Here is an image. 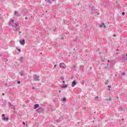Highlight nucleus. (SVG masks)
Wrapping results in <instances>:
<instances>
[{
	"label": "nucleus",
	"instance_id": "f257e3e1",
	"mask_svg": "<svg viewBox=\"0 0 127 127\" xmlns=\"http://www.w3.org/2000/svg\"><path fill=\"white\" fill-rule=\"evenodd\" d=\"M9 26H12L13 27V30H18L19 29V24L16 23L14 21V20L10 19L8 23Z\"/></svg>",
	"mask_w": 127,
	"mask_h": 127
},
{
	"label": "nucleus",
	"instance_id": "f03ea898",
	"mask_svg": "<svg viewBox=\"0 0 127 127\" xmlns=\"http://www.w3.org/2000/svg\"><path fill=\"white\" fill-rule=\"evenodd\" d=\"M91 14H94L95 13V11H96V8H95V6H92L91 8Z\"/></svg>",
	"mask_w": 127,
	"mask_h": 127
},
{
	"label": "nucleus",
	"instance_id": "7ed1b4c3",
	"mask_svg": "<svg viewBox=\"0 0 127 127\" xmlns=\"http://www.w3.org/2000/svg\"><path fill=\"white\" fill-rule=\"evenodd\" d=\"M60 68H62V69H65L66 68V65H65V64L64 63H60Z\"/></svg>",
	"mask_w": 127,
	"mask_h": 127
},
{
	"label": "nucleus",
	"instance_id": "20e7f679",
	"mask_svg": "<svg viewBox=\"0 0 127 127\" xmlns=\"http://www.w3.org/2000/svg\"><path fill=\"white\" fill-rule=\"evenodd\" d=\"M39 75H35V77H34V81H39Z\"/></svg>",
	"mask_w": 127,
	"mask_h": 127
},
{
	"label": "nucleus",
	"instance_id": "39448f33",
	"mask_svg": "<svg viewBox=\"0 0 127 127\" xmlns=\"http://www.w3.org/2000/svg\"><path fill=\"white\" fill-rule=\"evenodd\" d=\"M2 120H3V121H8L9 119L8 118H5V115L4 114H2Z\"/></svg>",
	"mask_w": 127,
	"mask_h": 127
},
{
	"label": "nucleus",
	"instance_id": "423d86ee",
	"mask_svg": "<svg viewBox=\"0 0 127 127\" xmlns=\"http://www.w3.org/2000/svg\"><path fill=\"white\" fill-rule=\"evenodd\" d=\"M14 15H15V16H17V17H18V16H20L19 13L17 11H15L14 12Z\"/></svg>",
	"mask_w": 127,
	"mask_h": 127
},
{
	"label": "nucleus",
	"instance_id": "0eeeda50",
	"mask_svg": "<svg viewBox=\"0 0 127 127\" xmlns=\"http://www.w3.org/2000/svg\"><path fill=\"white\" fill-rule=\"evenodd\" d=\"M19 43L21 44V45H24V44H25V40H24V39L20 40Z\"/></svg>",
	"mask_w": 127,
	"mask_h": 127
},
{
	"label": "nucleus",
	"instance_id": "6e6552de",
	"mask_svg": "<svg viewBox=\"0 0 127 127\" xmlns=\"http://www.w3.org/2000/svg\"><path fill=\"white\" fill-rule=\"evenodd\" d=\"M122 58L123 61H124V62H126V61H127V57H126L125 55H123Z\"/></svg>",
	"mask_w": 127,
	"mask_h": 127
},
{
	"label": "nucleus",
	"instance_id": "1a4fd4ad",
	"mask_svg": "<svg viewBox=\"0 0 127 127\" xmlns=\"http://www.w3.org/2000/svg\"><path fill=\"white\" fill-rule=\"evenodd\" d=\"M75 86H76V81L75 80H73L72 82L71 86L72 87H75Z\"/></svg>",
	"mask_w": 127,
	"mask_h": 127
},
{
	"label": "nucleus",
	"instance_id": "9d476101",
	"mask_svg": "<svg viewBox=\"0 0 127 127\" xmlns=\"http://www.w3.org/2000/svg\"><path fill=\"white\" fill-rule=\"evenodd\" d=\"M100 28L103 27L104 28H106V25L104 23H101V24L100 25Z\"/></svg>",
	"mask_w": 127,
	"mask_h": 127
},
{
	"label": "nucleus",
	"instance_id": "9b49d317",
	"mask_svg": "<svg viewBox=\"0 0 127 127\" xmlns=\"http://www.w3.org/2000/svg\"><path fill=\"white\" fill-rule=\"evenodd\" d=\"M67 87H68V85L65 84H63V86H61V88H62L63 89H64L65 88H67Z\"/></svg>",
	"mask_w": 127,
	"mask_h": 127
},
{
	"label": "nucleus",
	"instance_id": "f8f14e48",
	"mask_svg": "<svg viewBox=\"0 0 127 127\" xmlns=\"http://www.w3.org/2000/svg\"><path fill=\"white\" fill-rule=\"evenodd\" d=\"M37 108H39V104H37L34 105V110H35L36 109H37Z\"/></svg>",
	"mask_w": 127,
	"mask_h": 127
},
{
	"label": "nucleus",
	"instance_id": "ddd939ff",
	"mask_svg": "<svg viewBox=\"0 0 127 127\" xmlns=\"http://www.w3.org/2000/svg\"><path fill=\"white\" fill-rule=\"evenodd\" d=\"M23 13L26 14L27 13V10L26 9H23L22 10Z\"/></svg>",
	"mask_w": 127,
	"mask_h": 127
},
{
	"label": "nucleus",
	"instance_id": "4468645a",
	"mask_svg": "<svg viewBox=\"0 0 127 127\" xmlns=\"http://www.w3.org/2000/svg\"><path fill=\"white\" fill-rule=\"evenodd\" d=\"M37 111V113H38V114H41V113H42V109H39Z\"/></svg>",
	"mask_w": 127,
	"mask_h": 127
},
{
	"label": "nucleus",
	"instance_id": "2eb2a0df",
	"mask_svg": "<svg viewBox=\"0 0 127 127\" xmlns=\"http://www.w3.org/2000/svg\"><path fill=\"white\" fill-rule=\"evenodd\" d=\"M53 1H54V0H47V2L49 3H52Z\"/></svg>",
	"mask_w": 127,
	"mask_h": 127
},
{
	"label": "nucleus",
	"instance_id": "dca6fc26",
	"mask_svg": "<svg viewBox=\"0 0 127 127\" xmlns=\"http://www.w3.org/2000/svg\"><path fill=\"white\" fill-rule=\"evenodd\" d=\"M8 105L9 107H12V104H11V103H10V102H8Z\"/></svg>",
	"mask_w": 127,
	"mask_h": 127
},
{
	"label": "nucleus",
	"instance_id": "f3484780",
	"mask_svg": "<svg viewBox=\"0 0 127 127\" xmlns=\"http://www.w3.org/2000/svg\"><path fill=\"white\" fill-rule=\"evenodd\" d=\"M65 101H66V98L64 97L62 99V101L63 102H65Z\"/></svg>",
	"mask_w": 127,
	"mask_h": 127
},
{
	"label": "nucleus",
	"instance_id": "a211bd4d",
	"mask_svg": "<svg viewBox=\"0 0 127 127\" xmlns=\"http://www.w3.org/2000/svg\"><path fill=\"white\" fill-rule=\"evenodd\" d=\"M11 109H13V110H15V107L13 106V105H12V106H11Z\"/></svg>",
	"mask_w": 127,
	"mask_h": 127
},
{
	"label": "nucleus",
	"instance_id": "6ab92c4d",
	"mask_svg": "<svg viewBox=\"0 0 127 127\" xmlns=\"http://www.w3.org/2000/svg\"><path fill=\"white\" fill-rule=\"evenodd\" d=\"M17 50H18V51H19V52H21V50H20V49H18V48H16Z\"/></svg>",
	"mask_w": 127,
	"mask_h": 127
},
{
	"label": "nucleus",
	"instance_id": "aec40b11",
	"mask_svg": "<svg viewBox=\"0 0 127 127\" xmlns=\"http://www.w3.org/2000/svg\"><path fill=\"white\" fill-rule=\"evenodd\" d=\"M122 76H125V75H126V72H122Z\"/></svg>",
	"mask_w": 127,
	"mask_h": 127
},
{
	"label": "nucleus",
	"instance_id": "412c9836",
	"mask_svg": "<svg viewBox=\"0 0 127 127\" xmlns=\"http://www.w3.org/2000/svg\"><path fill=\"white\" fill-rule=\"evenodd\" d=\"M117 7L118 8H121V5H120V4H117Z\"/></svg>",
	"mask_w": 127,
	"mask_h": 127
},
{
	"label": "nucleus",
	"instance_id": "4be33fe9",
	"mask_svg": "<svg viewBox=\"0 0 127 127\" xmlns=\"http://www.w3.org/2000/svg\"><path fill=\"white\" fill-rule=\"evenodd\" d=\"M125 12H122V15H125Z\"/></svg>",
	"mask_w": 127,
	"mask_h": 127
},
{
	"label": "nucleus",
	"instance_id": "5701e85b",
	"mask_svg": "<svg viewBox=\"0 0 127 127\" xmlns=\"http://www.w3.org/2000/svg\"><path fill=\"white\" fill-rule=\"evenodd\" d=\"M61 79L62 80H64V77H61Z\"/></svg>",
	"mask_w": 127,
	"mask_h": 127
},
{
	"label": "nucleus",
	"instance_id": "b1692460",
	"mask_svg": "<svg viewBox=\"0 0 127 127\" xmlns=\"http://www.w3.org/2000/svg\"><path fill=\"white\" fill-rule=\"evenodd\" d=\"M119 2V0H117L116 1V3H118Z\"/></svg>",
	"mask_w": 127,
	"mask_h": 127
},
{
	"label": "nucleus",
	"instance_id": "393cba45",
	"mask_svg": "<svg viewBox=\"0 0 127 127\" xmlns=\"http://www.w3.org/2000/svg\"><path fill=\"white\" fill-rule=\"evenodd\" d=\"M105 69H108V68H109V67H108V66H105Z\"/></svg>",
	"mask_w": 127,
	"mask_h": 127
},
{
	"label": "nucleus",
	"instance_id": "a878e982",
	"mask_svg": "<svg viewBox=\"0 0 127 127\" xmlns=\"http://www.w3.org/2000/svg\"><path fill=\"white\" fill-rule=\"evenodd\" d=\"M17 84H20V81H17Z\"/></svg>",
	"mask_w": 127,
	"mask_h": 127
},
{
	"label": "nucleus",
	"instance_id": "bb28decb",
	"mask_svg": "<svg viewBox=\"0 0 127 127\" xmlns=\"http://www.w3.org/2000/svg\"><path fill=\"white\" fill-rule=\"evenodd\" d=\"M109 100H111V98L109 99H106V101L108 102V101H109Z\"/></svg>",
	"mask_w": 127,
	"mask_h": 127
},
{
	"label": "nucleus",
	"instance_id": "cd10ccee",
	"mask_svg": "<svg viewBox=\"0 0 127 127\" xmlns=\"http://www.w3.org/2000/svg\"><path fill=\"white\" fill-rule=\"evenodd\" d=\"M108 88H112V86H110V85H108Z\"/></svg>",
	"mask_w": 127,
	"mask_h": 127
},
{
	"label": "nucleus",
	"instance_id": "c85d7f7f",
	"mask_svg": "<svg viewBox=\"0 0 127 127\" xmlns=\"http://www.w3.org/2000/svg\"><path fill=\"white\" fill-rule=\"evenodd\" d=\"M73 68L74 69H75V68H76V66H75V65H73Z\"/></svg>",
	"mask_w": 127,
	"mask_h": 127
},
{
	"label": "nucleus",
	"instance_id": "c756f323",
	"mask_svg": "<svg viewBox=\"0 0 127 127\" xmlns=\"http://www.w3.org/2000/svg\"><path fill=\"white\" fill-rule=\"evenodd\" d=\"M98 98H99V97L98 96L95 97V99H98Z\"/></svg>",
	"mask_w": 127,
	"mask_h": 127
},
{
	"label": "nucleus",
	"instance_id": "7c9ffc66",
	"mask_svg": "<svg viewBox=\"0 0 127 127\" xmlns=\"http://www.w3.org/2000/svg\"><path fill=\"white\" fill-rule=\"evenodd\" d=\"M32 90H34L35 88H34V87H33L32 88Z\"/></svg>",
	"mask_w": 127,
	"mask_h": 127
},
{
	"label": "nucleus",
	"instance_id": "2f4dec72",
	"mask_svg": "<svg viewBox=\"0 0 127 127\" xmlns=\"http://www.w3.org/2000/svg\"><path fill=\"white\" fill-rule=\"evenodd\" d=\"M21 76H23V73H21Z\"/></svg>",
	"mask_w": 127,
	"mask_h": 127
},
{
	"label": "nucleus",
	"instance_id": "473e14b6",
	"mask_svg": "<svg viewBox=\"0 0 127 127\" xmlns=\"http://www.w3.org/2000/svg\"><path fill=\"white\" fill-rule=\"evenodd\" d=\"M97 15H100V13H97Z\"/></svg>",
	"mask_w": 127,
	"mask_h": 127
},
{
	"label": "nucleus",
	"instance_id": "72a5a7b5",
	"mask_svg": "<svg viewBox=\"0 0 127 127\" xmlns=\"http://www.w3.org/2000/svg\"><path fill=\"white\" fill-rule=\"evenodd\" d=\"M25 19H27V17H25Z\"/></svg>",
	"mask_w": 127,
	"mask_h": 127
},
{
	"label": "nucleus",
	"instance_id": "f704fd0d",
	"mask_svg": "<svg viewBox=\"0 0 127 127\" xmlns=\"http://www.w3.org/2000/svg\"><path fill=\"white\" fill-rule=\"evenodd\" d=\"M23 125H25V122H23Z\"/></svg>",
	"mask_w": 127,
	"mask_h": 127
},
{
	"label": "nucleus",
	"instance_id": "c9c22d12",
	"mask_svg": "<svg viewBox=\"0 0 127 127\" xmlns=\"http://www.w3.org/2000/svg\"><path fill=\"white\" fill-rule=\"evenodd\" d=\"M59 122H60V121H58V120L57 121V123H59Z\"/></svg>",
	"mask_w": 127,
	"mask_h": 127
},
{
	"label": "nucleus",
	"instance_id": "e433bc0d",
	"mask_svg": "<svg viewBox=\"0 0 127 127\" xmlns=\"http://www.w3.org/2000/svg\"><path fill=\"white\" fill-rule=\"evenodd\" d=\"M56 66H57L56 64L54 65V67H56Z\"/></svg>",
	"mask_w": 127,
	"mask_h": 127
},
{
	"label": "nucleus",
	"instance_id": "4c0bfd02",
	"mask_svg": "<svg viewBox=\"0 0 127 127\" xmlns=\"http://www.w3.org/2000/svg\"><path fill=\"white\" fill-rule=\"evenodd\" d=\"M2 96H4V93L2 94Z\"/></svg>",
	"mask_w": 127,
	"mask_h": 127
},
{
	"label": "nucleus",
	"instance_id": "58836bf2",
	"mask_svg": "<svg viewBox=\"0 0 127 127\" xmlns=\"http://www.w3.org/2000/svg\"><path fill=\"white\" fill-rule=\"evenodd\" d=\"M63 83H65V81L64 80V81H63Z\"/></svg>",
	"mask_w": 127,
	"mask_h": 127
},
{
	"label": "nucleus",
	"instance_id": "ea45409f",
	"mask_svg": "<svg viewBox=\"0 0 127 127\" xmlns=\"http://www.w3.org/2000/svg\"><path fill=\"white\" fill-rule=\"evenodd\" d=\"M113 36H114V37L116 36V35L114 34V35H113Z\"/></svg>",
	"mask_w": 127,
	"mask_h": 127
},
{
	"label": "nucleus",
	"instance_id": "a19ab883",
	"mask_svg": "<svg viewBox=\"0 0 127 127\" xmlns=\"http://www.w3.org/2000/svg\"><path fill=\"white\" fill-rule=\"evenodd\" d=\"M107 66H109V64H107Z\"/></svg>",
	"mask_w": 127,
	"mask_h": 127
},
{
	"label": "nucleus",
	"instance_id": "79ce46f5",
	"mask_svg": "<svg viewBox=\"0 0 127 127\" xmlns=\"http://www.w3.org/2000/svg\"><path fill=\"white\" fill-rule=\"evenodd\" d=\"M117 51H119V49H117Z\"/></svg>",
	"mask_w": 127,
	"mask_h": 127
},
{
	"label": "nucleus",
	"instance_id": "37998d69",
	"mask_svg": "<svg viewBox=\"0 0 127 127\" xmlns=\"http://www.w3.org/2000/svg\"><path fill=\"white\" fill-rule=\"evenodd\" d=\"M107 62H110V61H109V60H108V61H107Z\"/></svg>",
	"mask_w": 127,
	"mask_h": 127
},
{
	"label": "nucleus",
	"instance_id": "c03bdc74",
	"mask_svg": "<svg viewBox=\"0 0 127 127\" xmlns=\"http://www.w3.org/2000/svg\"><path fill=\"white\" fill-rule=\"evenodd\" d=\"M63 38H64L63 37H62V39H61L62 40V39H63Z\"/></svg>",
	"mask_w": 127,
	"mask_h": 127
},
{
	"label": "nucleus",
	"instance_id": "a18cd8bd",
	"mask_svg": "<svg viewBox=\"0 0 127 127\" xmlns=\"http://www.w3.org/2000/svg\"><path fill=\"white\" fill-rule=\"evenodd\" d=\"M61 91H59V93H60Z\"/></svg>",
	"mask_w": 127,
	"mask_h": 127
},
{
	"label": "nucleus",
	"instance_id": "49530a36",
	"mask_svg": "<svg viewBox=\"0 0 127 127\" xmlns=\"http://www.w3.org/2000/svg\"><path fill=\"white\" fill-rule=\"evenodd\" d=\"M122 121H124V119H122Z\"/></svg>",
	"mask_w": 127,
	"mask_h": 127
},
{
	"label": "nucleus",
	"instance_id": "de8ad7c7",
	"mask_svg": "<svg viewBox=\"0 0 127 127\" xmlns=\"http://www.w3.org/2000/svg\"><path fill=\"white\" fill-rule=\"evenodd\" d=\"M45 0V1H46L47 0Z\"/></svg>",
	"mask_w": 127,
	"mask_h": 127
},
{
	"label": "nucleus",
	"instance_id": "09e8293b",
	"mask_svg": "<svg viewBox=\"0 0 127 127\" xmlns=\"http://www.w3.org/2000/svg\"><path fill=\"white\" fill-rule=\"evenodd\" d=\"M126 56H127V55H126Z\"/></svg>",
	"mask_w": 127,
	"mask_h": 127
},
{
	"label": "nucleus",
	"instance_id": "8fccbe9b",
	"mask_svg": "<svg viewBox=\"0 0 127 127\" xmlns=\"http://www.w3.org/2000/svg\"><path fill=\"white\" fill-rule=\"evenodd\" d=\"M117 55H118V53L117 54Z\"/></svg>",
	"mask_w": 127,
	"mask_h": 127
}]
</instances>
